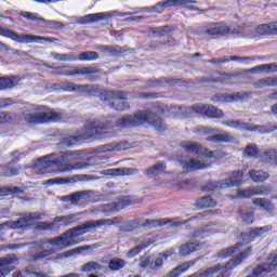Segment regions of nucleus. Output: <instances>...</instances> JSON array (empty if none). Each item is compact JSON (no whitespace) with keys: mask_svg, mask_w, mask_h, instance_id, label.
Returning a JSON list of instances; mask_svg holds the SVG:
<instances>
[{"mask_svg":"<svg viewBox=\"0 0 277 277\" xmlns=\"http://www.w3.org/2000/svg\"><path fill=\"white\" fill-rule=\"evenodd\" d=\"M120 221L116 217L114 219H101L97 221H89L74 229L67 230L61 237H56L50 241L51 248L54 250H64V248H70L77 243V237L90 233L92 228H101L103 226H114V224H119Z\"/></svg>","mask_w":277,"mask_h":277,"instance_id":"nucleus-1","label":"nucleus"},{"mask_svg":"<svg viewBox=\"0 0 277 277\" xmlns=\"http://www.w3.org/2000/svg\"><path fill=\"white\" fill-rule=\"evenodd\" d=\"M184 148L189 156L186 160H180L183 170L187 172L189 170H205L211 166L213 151H209L196 143H188Z\"/></svg>","mask_w":277,"mask_h":277,"instance_id":"nucleus-2","label":"nucleus"},{"mask_svg":"<svg viewBox=\"0 0 277 277\" xmlns=\"http://www.w3.org/2000/svg\"><path fill=\"white\" fill-rule=\"evenodd\" d=\"M57 118V113L44 106L37 107L32 113L24 115V120L28 124H40L42 122H51Z\"/></svg>","mask_w":277,"mask_h":277,"instance_id":"nucleus-3","label":"nucleus"},{"mask_svg":"<svg viewBox=\"0 0 277 277\" xmlns=\"http://www.w3.org/2000/svg\"><path fill=\"white\" fill-rule=\"evenodd\" d=\"M75 159H79V151H64L60 157L52 154L37 160L35 163V170H47V168H50V166H53V163H62V161H75Z\"/></svg>","mask_w":277,"mask_h":277,"instance_id":"nucleus-4","label":"nucleus"},{"mask_svg":"<svg viewBox=\"0 0 277 277\" xmlns=\"http://www.w3.org/2000/svg\"><path fill=\"white\" fill-rule=\"evenodd\" d=\"M0 36L3 38H9L14 42H19L21 44H34L36 42L44 41V42H52L53 39L47 37H39L35 35H18L13 30L3 29L0 27Z\"/></svg>","mask_w":277,"mask_h":277,"instance_id":"nucleus-5","label":"nucleus"},{"mask_svg":"<svg viewBox=\"0 0 277 277\" xmlns=\"http://www.w3.org/2000/svg\"><path fill=\"white\" fill-rule=\"evenodd\" d=\"M168 259V253H158L153 256L141 259V267L144 269H159L163 266V262Z\"/></svg>","mask_w":277,"mask_h":277,"instance_id":"nucleus-6","label":"nucleus"},{"mask_svg":"<svg viewBox=\"0 0 277 277\" xmlns=\"http://www.w3.org/2000/svg\"><path fill=\"white\" fill-rule=\"evenodd\" d=\"M224 127H229V129H237L238 131H253L258 133H266L267 129L263 126H253L241 121V120H226L223 121Z\"/></svg>","mask_w":277,"mask_h":277,"instance_id":"nucleus-7","label":"nucleus"},{"mask_svg":"<svg viewBox=\"0 0 277 277\" xmlns=\"http://www.w3.org/2000/svg\"><path fill=\"white\" fill-rule=\"evenodd\" d=\"M148 120L146 113H138L134 116H127L117 121V127H140Z\"/></svg>","mask_w":277,"mask_h":277,"instance_id":"nucleus-8","label":"nucleus"},{"mask_svg":"<svg viewBox=\"0 0 277 277\" xmlns=\"http://www.w3.org/2000/svg\"><path fill=\"white\" fill-rule=\"evenodd\" d=\"M124 98H127V96L118 92L115 95H108V101L105 100V103L110 109H115L116 111H127V109H129V104L124 102Z\"/></svg>","mask_w":277,"mask_h":277,"instance_id":"nucleus-9","label":"nucleus"},{"mask_svg":"<svg viewBox=\"0 0 277 277\" xmlns=\"http://www.w3.org/2000/svg\"><path fill=\"white\" fill-rule=\"evenodd\" d=\"M208 36H227L228 34H235V29L228 24L213 23L206 29Z\"/></svg>","mask_w":277,"mask_h":277,"instance_id":"nucleus-10","label":"nucleus"},{"mask_svg":"<svg viewBox=\"0 0 277 277\" xmlns=\"http://www.w3.org/2000/svg\"><path fill=\"white\" fill-rule=\"evenodd\" d=\"M196 3V0H164L162 2H158L154 10L156 12H163L167 8H176L179 5H194Z\"/></svg>","mask_w":277,"mask_h":277,"instance_id":"nucleus-11","label":"nucleus"},{"mask_svg":"<svg viewBox=\"0 0 277 277\" xmlns=\"http://www.w3.org/2000/svg\"><path fill=\"white\" fill-rule=\"evenodd\" d=\"M267 194H269V188L267 186L238 189V198H252V196H267Z\"/></svg>","mask_w":277,"mask_h":277,"instance_id":"nucleus-12","label":"nucleus"},{"mask_svg":"<svg viewBox=\"0 0 277 277\" xmlns=\"http://www.w3.org/2000/svg\"><path fill=\"white\" fill-rule=\"evenodd\" d=\"M197 114L207 118H224V113L213 106L200 104L196 108Z\"/></svg>","mask_w":277,"mask_h":277,"instance_id":"nucleus-13","label":"nucleus"},{"mask_svg":"<svg viewBox=\"0 0 277 277\" xmlns=\"http://www.w3.org/2000/svg\"><path fill=\"white\" fill-rule=\"evenodd\" d=\"M15 263L16 256L14 255L0 260V277H5L10 272H13Z\"/></svg>","mask_w":277,"mask_h":277,"instance_id":"nucleus-14","label":"nucleus"},{"mask_svg":"<svg viewBox=\"0 0 277 277\" xmlns=\"http://www.w3.org/2000/svg\"><path fill=\"white\" fill-rule=\"evenodd\" d=\"M114 13H93L85 15L82 17V21L80 22L82 25H85L87 23H98L100 21H107V18H113Z\"/></svg>","mask_w":277,"mask_h":277,"instance_id":"nucleus-15","label":"nucleus"},{"mask_svg":"<svg viewBox=\"0 0 277 277\" xmlns=\"http://www.w3.org/2000/svg\"><path fill=\"white\" fill-rule=\"evenodd\" d=\"M249 72L255 75H272V72H277V63L258 65L249 69Z\"/></svg>","mask_w":277,"mask_h":277,"instance_id":"nucleus-16","label":"nucleus"},{"mask_svg":"<svg viewBox=\"0 0 277 277\" xmlns=\"http://www.w3.org/2000/svg\"><path fill=\"white\" fill-rule=\"evenodd\" d=\"M135 172H137V169L123 168V169H107L102 171V174H104V176H129L131 174H135Z\"/></svg>","mask_w":277,"mask_h":277,"instance_id":"nucleus-17","label":"nucleus"},{"mask_svg":"<svg viewBox=\"0 0 277 277\" xmlns=\"http://www.w3.org/2000/svg\"><path fill=\"white\" fill-rule=\"evenodd\" d=\"M265 233H269V228L267 227H255L253 229H251L249 233L243 235V241H246V243H250V241H254V239H256V237H263V235H265Z\"/></svg>","mask_w":277,"mask_h":277,"instance_id":"nucleus-18","label":"nucleus"},{"mask_svg":"<svg viewBox=\"0 0 277 277\" xmlns=\"http://www.w3.org/2000/svg\"><path fill=\"white\" fill-rule=\"evenodd\" d=\"M36 220H42V214H39V213L29 214L26 217L21 219L19 221L14 223L12 228H25V226L31 224V222H36Z\"/></svg>","mask_w":277,"mask_h":277,"instance_id":"nucleus-19","label":"nucleus"},{"mask_svg":"<svg viewBox=\"0 0 277 277\" xmlns=\"http://www.w3.org/2000/svg\"><path fill=\"white\" fill-rule=\"evenodd\" d=\"M243 180V171H236L230 174L228 180L226 181L227 187H237L241 184V181Z\"/></svg>","mask_w":277,"mask_h":277,"instance_id":"nucleus-20","label":"nucleus"},{"mask_svg":"<svg viewBox=\"0 0 277 277\" xmlns=\"http://www.w3.org/2000/svg\"><path fill=\"white\" fill-rule=\"evenodd\" d=\"M249 176L253 183H263L269 179V174L267 172L256 170L249 171Z\"/></svg>","mask_w":277,"mask_h":277,"instance_id":"nucleus-21","label":"nucleus"},{"mask_svg":"<svg viewBox=\"0 0 277 277\" xmlns=\"http://www.w3.org/2000/svg\"><path fill=\"white\" fill-rule=\"evenodd\" d=\"M255 32L258 36H272L275 32L274 23L263 24L255 28Z\"/></svg>","mask_w":277,"mask_h":277,"instance_id":"nucleus-22","label":"nucleus"},{"mask_svg":"<svg viewBox=\"0 0 277 277\" xmlns=\"http://www.w3.org/2000/svg\"><path fill=\"white\" fill-rule=\"evenodd\" d=\"M197 209H207L209 207H217V202L211 197H201L196 201Z\"/></svg>","mask_w":277,"mask_h":277,"instance_id":"nucleus-23","label":"nucleus"},{"mask_svg":"<svg viewBox=\"0 0 277 277\" xmlns=\"http://www.w3.org/2000/svg\"><path fill=\"white\" fill-rule=\"evenodd\" d=\"M166 171V163L163 162H158L151 167H149L146 170L147 176H158V174H163Z\"/></svg>","mask_w":277,"mask_h":277,"instance_id":"nucleus-24","label":"nucleus"},{"mask_svg":"<svg viewBox=\"0 0 277 277\" xmlns=\"http://www.w3.org/2000/svg\"><path fill=\"white\" fill-rule=\"evenodd\" d=\"M255 85L258 88H276L277 87V78L269 77V78L260 79L255 82Z\"/></svg>","mask_w":277,"mask_h":277,"instance_id":"nucleus-25","label":"nucleus"},{"mask_svg":"<svg viewBox=\"0 0 277 277\" xmlns=\"http://www.w3.org/2000/svg\"><path fill=\"white\" fill-rule=\"evenodd\" d=\"M90 164L88 162H78L76 164H66L64 168L57 170L56 172L64 173V172H72V170H85L89 168Z\"/></svg>","mask_w":277,"mask_h":277,"instance_id":"nucleus-26","label":"nucleus"},{"mask_svg":"<svg viewBox=\"0 0 277 277\" xmlns=\"http://www.w3.org/2000/svg\"><path fill=\"white\" fill-rule=\"evenodd\" d=\"M252 202L255 207L264 209V211H274V205H272V202L267 201L265 198H254L252 199Z\"/></svg>","mask_w":277,"mask_h":277,"instance_id":"nucleus-27","label":"nucleus"},{"mask_svg":"<svg viewBox=\"0 0 277 277\" xmlns=\"http://www.w3.org/2000/svg\"><path fill=\"white\" fill-rule=\"evenodd\" d=\"M69 202H71V205H77V202H79V200H85V198H90V194L85 190L82 192H77L72 195L67 196Z\"/></svg>","mask_w":277,"mask_h":277,"instance_id":"nucleus-28","label":"nucleus"},{"mask_svg":"<svg viewBox=\"0 0 277 277\" xmlns=\"http://www.w3.org/2000/svg\"><path fill=\"white\" fill-rule=\"evenodd\" d=\"M200 249V245H195V243H186L183 245L180 248V254L182 256H187V254H192V252H196Z\"/></svg>","mask_w":277,"mask_h":277,"instance_id":"nucleus-29","label":"nucleus"},{"mask_svg":"<svg viewBox=\"0 0 277 277\" xmlns=\"http://www.w3.org/2000/svg\"><path fill=\"white\" fill-rule=\"evenodd\" d=\"M243 96L240 93H227V94H221L220 101L222 103H235L237 101H241Z\"/></svg>","mask_w":277,"mask_h":277,"instance_id":"nucleus-30","label":"nucleus"},{"mask_svg":"<svg viewBox=\"0 0 277 277\" xmlns=\"http://www.w3.org/2000/svg\"><path fill=\"white\" fill-rule=\"evenodd\" d=\"M208 142L222 143V142H230V135L226 132H221L219 134L212 135L207 138Z\"/></svg>","mask_w":277,"mask_h":277,"instance_id":"nucleus-31","label":"nucleus"},{"mask_svg":"<svg viewBox=\"0 0 277 277\" xmlns=\"http://www.w3.org/2000/svg\"><path fill=\"white\" fill-rule=\"evenodd\" d=\"M78 60L80 62H93L94 60H98V53L87 51L79 54Z\"/></svg>","mask_w":277,"mask_h":277,"instance_id":"nucleus-32","label":"nucleus"},{"mask_svg":"<svg viewBox=\"0 0 277 277\" xmlns=\"http://www.w3.org/2000/svg\"><path fill=\"white\" fill-rule=\"evenodd\" d=\"M98 269H101V265L96 262H89L81 267V272H85L87 274L98 272Z\"/></svg>","mask_w":277,"mask_h":277,"instance_id":"nucleus-33","label":"nucleus"},{"mask_svg":"<svg viewBox=\"0 0 277 277\" xmlns=\"http://www.w3.org/2000/svg\"><path fill=\"white\" fill-rule=\"evenodd\" d=\"M252 58L250 57H237V56H232L230 60L227 57L220 58L216 61H212V64H225V62H250Z\"/></svg>","mask_w":277,"mask_h":277,"instance_id":"nucleus-34","label":"nucleus"},{"mask_svg":"<svg viewBox=\"0 0 277 277\" xmlns=\"http://www.w3.org/2000/svg\"><path fill=\"white\" fill-rule=\"evenodd\" d=\"M16 85V78H0V90L5 88H14Z\"/></svg>","mask_w":277,"mask_h":277,"instance_id":"nucleus-35","label":"nucleus"},{"mask_svg":"<svg viewBox=\"0 0 277 277\" xmlns=\"http://www.w3.org/2000/svg\"><path fill=\"white\" fill-rule=\"evenodd\" d=\"M84 250L85 247H77L69 251H66L65 253H62L61 259H70V256H77V254H81V252H83Z\"/></svg>","mask_w":277,"mask_h":277,"instance_id":"nucleus-36","label":"nucleus"},{"mask_svg":"<svg viewBox=\"0 0 277 277\" xmlns=\"http://www.w3.org/2000/svg\"><path fill=\"white\" fill-rule=\"evenodd\" d=\"M51 57H53V60H56V62H72L77 58H72V56L70 54H60V53H55L52 52Z\"/></svg>","mask_w":277,"mask_h":277,"instance_id":"nucleus-37","label":"nucleus"},{"mask_svg":"<svg viewBox=\"0 0 277 277\" xmlns=\"http://www.w3.org/2000/svg\"><path fill=\"white\" fill-rule=\"evenodd\" d=\"M243 155L245 157H259V148L254 144L248 145L245 148Z\"/></svg>","mask_w":277,"mask_h":277,"instance_id":"nucleus-38","label":"nucleus"},{"mask_svg":"<svg viewBox=\"0 0 277 277\" xmlns=\"http://www.w3.org/2000/svg\"><path fill=\"white\" fill-rule=\"evenodd\" d=\"M122 267H124V261L121 259H113L109 262V268L113 272H118V269H122Z\"/></svg>","mask_w":277,"mask_h":277,"instance_id":"nucleus-39","label":"nucleus"},{"mask_svg":"<svg viewBox=\"0 0 277 277\" xmlns=\"http://www.w3.org/2000/svg\"><path fill=\"white\" fill-rule=\"evenodd\" d=\"M68 183H70L68 177H55L48 181L49 185H66Z\"/></svg>","mask_w":277,"mask_h":277,"instance_id":"nucleus-40","label":"nucleus"},{"mask_svg":"<svg viewBox=\"0 0 277 277\" xmlns=\"http://www.w3.org/2000/svg\"><path fill=\"white\" fill-rule=\"evenodd\" d=\"M144 248H148V245H141L131 249L128 253L129 259H133V256H137V254H140V252L144 250Z\"/></svg>","mask_w":277,"mask_h":277,"instance_id":"nucleus-41","label":"nucleus"},{"mask_svg":"<svg viewBox=\"0 0 277 277\" xmlns=\"http://www.w3.org/2000/svg\"><path fill=\"white\" fill-rule=\"evenodd\" d=\"M97 51H102L103 53H120V48H116L114 45H98Z\"/></svg>","mask_w":277,"mask_h":277,"instance_id":"nucleus-42","label":"nucleus"},{"mask_svg":"<svg viewBox=\"0 0 277 277\" xmlns=\"http://www.w3.org/2000/svg\"><path fill=\"white\" fill-rule=\"evenodd\" d=\"M69 75H92V69L90 67L76 68Z\"/></svg>","mask_w":277,"mask_h":277,"instance_id":"nucleus-43","label":"nucleus"},{"mask_svg":"<svg viewBox=\"0 0 277 277\" xmlns=\"http://www.w3.org/2000/svg\"><path fill=\"white\" fill-rule=\"evenodd\" d=\"M220 269H224V266L217 265V266L210 267L203 272L202 277H212L213 274L220 272Z\"/></svg>","mask_w":277,"mask_h":277,"instance_id":"nucleus-44","label":"nucleus"},{"mask_svg":"<svg viewBox=\"0 0 277 277\" xmlns=\"http://www.w3.org/2000/svg\"><path fill=\"white\" fill-rule=\"evenodd\" d=\"M149 122L150 124H153L156 131H166V124L163 123V121H161V119L155 118L154 121H149Z\"/></svg>","mask_w":277,"mask_h":277,"instance_id":"nucleus-45","label":"nucleus"},{"mask_svg":"<svg viewBox=\"0 0 277 277\" xmlns=\"http://www.w3.org/2000/svg\"><path fill=\"white\" fill-rule=\"evenodd\" d=\"M21 16H23V18H27V21H43L42 17L38 16V14L31 12H22Z\"/></svg>","mask_w":277,"mask_h":277,"instance_id":"nucleus-46","label":"nucleus"},{"mask_svg":"<svg viewBox=\"0 0 277 277\" xmlns=\"http://www.w3.org/2000/svg\"><path fill=\"white\" fill-rule=\"evenodd\" d=\"M98 133V128H96L95 123L91 126H87V135L88 137H94Z\"/></svg>","mask_w":277,"mask_h":277,"instance_id":"nucleus-47","label":"nucleus"},{"mask_svg":"<svg viewBox=\"0 0 277 277\" xmlns=\"http://www.w3.org/2000/svg\"><path fill=\"white\" fill-rule=\"evenodd\" d=\"M233 254H235V247H229L226 250L221 251L219 256H221V259H226L227 256H233Z\"/></svg>","mask_w":277,"mask_h":277,"instance_id":"nucleus-48","label":"nucleus"},{"mask_svg":"<svg viewBox=\"0 0 277 277\" xmlns=\"http://www.w3.org/2000/svg\"><path fill=\"white\" fill-rule=\"evenodd\" d=\"M129 205V197H122L119 202L116 203L117 211H121Z\"/></svg>","mask_w":277,"mask_h":277,"instance_id":"nucleus-49","label":"nucleus"},{"mask_svg":"<svg viewBox=\"0 0 277 277\" xmlns=\"http://www.w3.org/2000/svg\"><path fill=\"white\" fill-rule=\"evenodd\" d=\"M214 131H215L214 129L207 128V127L197 128V133H199L200 135H209V134L213 133Z\"/></svg>","mask_w":277,"mask_h":277,"instance_id":"nucleus-50","label":"nucleus"},{"mask_svg":"<svg viewBox=\"0 0 277 277\" xmlns=\"http://www.w3.org/2000/svg\"><path fill=\"white\" fill-rule=\"evenodd\" d=\"M239 263H241V259H239V258H237L236 260H232L225 266V272H228V269H233L234 267H237V265H239Z\"/></svg>","mask_w":277,"mask_h":277,"instance_id":"nucleus-51","label":"nucleus"},{"mask_svg":"<svg viewBox=\"0 0 277 277\" xmlns=\"http://www.w3.org/2000/svg\"><path fill=\"white\" fill-rule=\"evenodd\" d=\"M209 235V230L207 229H197L195 232V239H202L203 237H207Z\"/></svg>","mask_w":277,"mask_h":277,"instance_id":"nucleus-52","label":"nucleus"},{"mask_svg":"<svg viewBox=\"0 0 277 277\" xmlns=\"http://www.w3.org/2000/svg\"><path fill=\"white\" fill-rule=\"evenodd\" d=\"M241 219L245 224H252L254 222V215L252 213H245Z\"/></svg>","mask_w":277,"mask_h":277,"instance_id":"nucleus-53","label":"nucleus"},{"mask_svg":"<svg viewBox=\"0 0 277 277\" xmlns=\"http://www.w3.org/2000/svg\"><path fill=\"white\" fill-rule=\"evenodd\" d=\"M18 174V169L4 168V176H16Z\"/></svg>","mask_w":277,"mask_h":277,"instance_id":"nucleus-54","label":"nucleus"},{"mask_svg":"<svg viewBox=\"0 0 277 277\" xmlns=\"http://www.w3.org/2000/svg\"><path fill=\"white\" fill-rule=\"evenodd\" d=\"M11 119H12V115L10 113H0V123L10 122Z\"/></svg>","mask_w":277,"mask_h":277,"instance_id":"nucleus-55","label":"nucleus"},{"mask_svg":"<svg viewBox=\"0 0 277 277\" xmlns=\"http://www.w3.org/2000/svg\"><path fill=\"white\" fill-rule=\"evenodd\" d=\"M74 91L78 92H92V87L90 85H79L74 89Z\"/></svg>","mask_w":277,"mask_h":277,"instance_id":"nucleus-56","label":"nucleus"},{"mask_svg":"<svg viewBox=\"0 0 277 277\" xmlns=\"http://www.w3.org/2000/svg\"><path fill=\"white\" fill-rule=\"evenodd\" d=\"M75 215L57 216L54 219V223L66 222V220H72Z\"/></svg>","mask_w":277,"mask_h":277,"instance_id":"nucleus-57","label":"nucleus"},{"mask_svg":"<svg viewBox=\"0 0 277 277\" xmlns=\"http://www.w3.org/2000/svg\"><path fill=\"white\" fill-rule=\"evenodd\" d=\"M189 187V180H183L179 183V189H187Z\"/></svg>","mask_w":277,"mask_h":277,"instance_id":"nucleus-58","label":"nucleus"},{"mask_svg":"<svg viewBox=\"0 0 277 277\" xmlns=\"http://www.w3.org/2000/svg\"><path fill=\"white\" fill-rule=\"evenodd\" d=\"M0 51H10V45L0 41Z\"/></svg>","mask_w":277,"mask_h":277,"instance_id":"nucleus-59","label":"nucleus"},{"mask_svg":"<svg viewBox=\"0 0 277 277\" xmlns=\"http://www.w3.org/2000/svg\"><path fill=\"white\" fill-rule=\"evenodd\" d=\"M250 252H252V249L246 250L243 253L240 254L241 259H246V256H248Z\"/></svg>","mask_w":277,"mask_h":277,"instance_id":"nucleus-60","label":"nucleus"},{"mask_svg":"<svg viewBox=\"0 0 277 277\" xmlns=\"http://www.w3.org/2000/svg\"><path fill=\"white\" fill-rule=\"evenodd\" d=\"M3 107H8V101L5 100H0V109Z\"/></svg>","mask_w":277,"mask_h":277,"instance_id":"nucleus-61","label":"nucleus"},{"mask_svg":"<svg viewBox=\"0 0 277 277\" xmlns=\"http://www.w3.org/2000/svg\"><path fill=\"white\" fill-rule=\"evenodd\" d=\"M12 157H13V159H14L15 161H17V159L19 158L18 151H14V153L12 154Z\"/></svg>","mask_w":277,"mask_h":277,"instance_id":"nucleus-62","label":"nucleus"},{"mask_svg":"<svg viewBox=\"0 0 277 277\" xmlns=\"http://www.w3.org/2000/svg\"><path fill=\"white\" fill-rule=\"evenodd\" d=\"M272 113L277 116V104L272 107Z\"/></svg>","mask_w":277,"mask_h":277,"instance_id":"nucleus-63","label":"nucleus"},{"mask_svg":"<svg viewBox=\"0 0 277 277\" xmlns=\"http://www.w3.org/2000/svg\"><path fill=\"white\" fill-rule=\"evenodd\" d=\"M273 27H274L275 34H277V22H273Z\"/></svg>","mask_w":277,"mask_h":277,"instance_id":"nucleus-64","label":"nucleus"}]
</instances>
